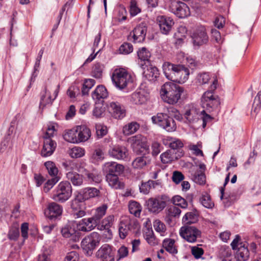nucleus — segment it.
I'll use <instances>...</instances> for the list:
<instances>
[{"instance_id": "nucleus-2", "label": "nucleus", "mask_w": 261, "mask_h": 261, "mask_svg": "<svg viewBox=\"0 0 261 261\" xmlns=\"http://www.w3.org/2000/svg\"><path fill=\"white\" fill-rule=\"evenodd\" d=\"M103 170L106 174V180L111 187L116 189L124 188V183L121 182L118 177L124 172L123 165L115 162H107L105 164Z\"/></svg>"}, {"instance_id": "nucleus-12", "label": "nucleus", "mask_w": 261, "mask_h": 261, "mask_svg": "<svg viewBox=\"0 0 261 261\" xmlns=\"http://www.w3.org/2000/svg\"><path fill=\"white\" fill-rule=\"evenodd\" d=\"M171 11L180 18H185L190 14V9L185 3L173 1L170 5Z\"/></svg>"}, {"instance_id": "nucleus-7", "label": "nucleus", "mask_w": 261, "mask_h": 261, "mask_svg": "<svg viewBox=\"0 0 261 261\" xmlns=\"http://www.w3.org/2000/svg\"><path fill=\"white\" fill-rule=\"evenodd\" d=\"M217 80L213 81L211 86V90L204 92L201 98V105L203 108L206 109L209 112L214 111L218 108L220 104L219 97L214 95L212 91L216 89Z\"/></svg>"}, {"instance_id": "nucleus-61", "label": "nucleus", "mask_w": 261, "mask_h": 261, "mask_svg": "<svg viewBox=\"0 0 261 261\" xmlns=\"http://www.w3.org/2000/svg\"><path fill=\"white\" fill-rule=\"evenodd\" d=\"M181 213V210L175 205L169 207L167 211V215L169 217H179Z\"/></svg>"}, {"instance_id": "nucleus-31", "label": "nucleus", "mask_w": 261, "mask_h": 261, "mask_svg": "<svg viewBox=\"0 0 261 261\" xmlns=\"http://www.w3.org/2000/svg\"><path fill=\"white\" fill-rule=\"evenodd\" d=\"M108 96V92L106 87L103 85L98 86L95 90L92 93V97L93 100L97 101L106 98Z\"/></svg>"}, {"instance_id": "nucleus-37", "label": "nucleus", "mask_w": 261, "mask_h": 261, "mask_svg": "<svg viewBox=\"0 0 261 261\" xmlns=\"http://www.w3.org/2000/svg\"><path fill=\"white\" fill-rule=\"evenodd\" d=\"M114 217L113 215H110L105 219L100 221V222L97 226V228L99 230H102L104 229L108 230L109 232L110 231V228L113 224Z\"/></svg>"}, {"instance_id": "nucleus-13", "label": "nucleus", "mask_w": 261, "mask_h": 261, "mask_svg": "<svg viewBox=\"0 0 261 261\" xmlns=\"http://www.w3.org/2000/svg\"><path fill=\"white\" fill-rule=\"evenodd\" d=\"M132 146L134 151L137 153L143 152L144 151L148 152L149 151V146L147 144L146 139L142 135H138L132 137L129 139Z\"/></svg>"}, {"instance_id": "nucleus-16", "label": "nucleus", "mask_w": 261, "mask_h": 261, "mask_svg": "<svg viewBox=\"0 0 261 261\" xmlns=\"http://www.w3.org/2000/svg\"><path fill=\"white\" fill-rule=\"evenodd\" d=\"M147 27L145 22H141L137 25L130 33V37L133 38L134 43L142 42L144 41L147 33Z\"/></svg>"}, {"instance_id": "nucleus-21", "label": "nucleus", "mask_w": 261, "mask_h": 261, "mask_svg": "<svg viewBox=\"0 0 261 261\" xmlns=\"http://www.w3.org/2000/svg\"><path fill=\"white\" fill-rule=\"evenodd\" d=\"M111 156L117 160H125L128 152L127 148L124 146L115 145L112 147L109 151Z\"/></svg>"}, {"instance_id": "nucleus-57", "label": "nucleus", "mask_w": 261, "mask_h": 261, "mask_svg": "<svg viewBox=\"0 0 261 261\" xmlns=\"http://www.w3.org/2000/svg\"><path fill=\"white\" fill-rule=\"evenodd\" d=\"M59 180V177H52L48 179L43 186V191L45 193H47Z\"/></svg>"}, {"instance_id": "nucleus-29", "label": "nucleus", "mask_w": 261, "mask_h": 261, "mask_svg": "<svg viewBox=\"0 0 261 261\" xmlns=\"http://www.w3.org/2000/svg\"><path fill=\"white\" fill-rule=\"evenodd\" d=\"M148 100V95L144 91H136L132 94L130 101L135 105H143Z\"/></svg>"}, {"instance_id": "nucleus-48", "label": "nucleus", "mask_w": 261, "mask_h": 261, "mask_svg": "<svg viewBox=\"0 0 261 261\" xmlns=\"http://www.w3.org/2000/svg\"><path fill=\"white\" fill-rule=\"evenodd\" d=\"M139 124L137 122H132L123 127V132L125 135H129L135 133L139 128Z\"/></svg>"}, {"instance_id": "nucleus-47", "label": "nucleus", "mask_w": 261, "mask_h": 261, "mask_svg": "<svg viewBox=\"0 0 261 261\" xmlns=\"http://www.w3.org/2000/svg\"><path fill=\"white\" fill-rule=\"evenodd\" d=\"M104 68L103 65L97 63L93 67L92 75L96 79H100L102 77V71Z\"/></svg>"}, {"instance_id": "nucleus-60", "label": "nucleus", "mask_w": 261, "mask_h": 261, "mask_svg": "<svg viewBox=\"0 0 261 261\" xmlns=\"http://www.w3.org/2000/svg\"><path fill=\"white\" fill-rule=\"evenodd\" d=\"M129 226L128 224L121 222L119 227V236L121 239H124L127 235Z\"/></svg>"}, {"instance_id": "nucleus-10", "label": "nucleus", "mask_w": 261, "mask_h": 261, "mask_svg": "<svg viewBox=\"0 0 261 261\" xmlns=\"http://www.w3.org/2000/svg\"><path fill=\"white\" fill-rule=\"evenodd\" d=\"M201 231L194 226L185 225L179 230V235L189 243H195L201 237Z\"/></svg>"}, {"instance_id": "nucleus-15", "label": "nucleus", "mask_w": 261, "mask_h": 261, "mask_svg": "<svg viewBox=\"0 0 261 261\" xmlns=\"http://www.w3.org/2000/svg\"><path fill=\"white\" fill-rule=\"evenodd\" d=\"M108 109L115 119H122L126 115L125 107L118 101H111L108 105Z\"/></svg>"}, {"instance_id": "nucleus-26", "label": "nucleus", "mask_w": 261, "mask_h": 261, "mask_svg": "<svg viewBox=\"0 0 261 261\" xmlns=\"http://www.w3.org/2000/svg\"><path fill=\"white\" fill-rule=\"evenodd\" d=\"M61 232L64 237L69 238L73 242H76L80 240V232L78 230H76L71 226H67L63 228Z\"/></svg>"}, {"instance_id": "nucleus-51", "label": "nucleus", "mask_w": 261, "mask_h": 261, "mask_svg": "<svg viewBox=\"0 0 261 261\" xmlns=\"http://www.w3.org/2000/svg\"><path fill=\"white\" fill-rule=\"evenodd\" d=\"M155 181L149 180L147 182L142 183L140 187V192L147 194L151 188H154Z\"/></svg>"}, {"instance_id": "nucleus-14", "label": "nucleus", "mask_w": 261, "mask_h": 261, "mask_svg": "<svg viewBox=\"0 0 261 261\" xmlns=\"http://www.w3.org/2000/svg\"><path fill=\"white\" fill-rule=\"evenodd\" d=\"M100 191L95 188H86L82 189L76 195L74 202L76 201L84 202L90 198L99 196Z\"/></svg>"}, {"instance_id": "nucleus-20", "label": "nucleus", "mask_w": 261, "mask_h": 261, "mask_svg": "<svg viewBox=\"0 0 261 261\" xmlns=\"http://www.w3.org/2000/svg\"><path fill=\"white\" fill-rule=\"evenodd\" d=\"M141 66L143 69H145L146 67V69L143 72V75L147 80L151 82H154L159 80L160 74L157 67L151 64H142Z\"/></svg>"}, {"instance_id": "nucleus-1", "label": "nucleus", "mask_w": 261, "mask_h": 261, "mask_svg": "<svg viewBox=\"0 0 261 261\" xmlns=\"http://www.w3.org/2000/svg\"><path fill=\"white\" fill-rule=\"evenodd\" d=\"M169 115L166 113H158L156 115L151 117L153 123L159 126L168 132H174L176 129V124L173 118L181 121L182 116L180 112L174 107L168 108Z\"/></svg>"}, {"instance_id": "nucleus-54", "label": "nucleus", "mask_w": 261, "mask_h": 261, "mask_svg": "<svg viewBox=\"0 0 261 261\" xmlns=\"http://www.w3.org/2000/svg\"><path fill=\"white\" fill-rule=\"evenodd\" d=\"M172 201L175 205L179 206L183 208H186L188 206V203L186 200L179 195L173 197Z\"/></svg>"}, {"instance_id": "nucleus-9", "label": "nucleus", "mask_w": 261, "mask_h": 261, "mask_svg": "<svg viewBox=\"0 0 261 261\" xmlns=\"http://www.w3.org/2000/svg\"><path fill=\"white\" fill-rule=\"evenodd\" d=\"M100 234L96 232H92L85 237L81 242V247L86 251L87 255H91L93 250L98 246L100 241Z\"/></svg>"}, {"instance_id": "nucleus-62", "label": "nucleus", "mask_w": 261, "mask_h": 261, "mask_svg": "<svg viewBox=\"0 0 261 261\" xmlns=\"http://www.w3.org/2000/svg\"><path fill=\"white\" fill-rule=\"evenodd\" d=\"M104 153L100 148H96L93 151L91 159L93 160V162H96L99 160H102L104 158Z\"/></svg>"}, {"instance_id": "nucleus-36", "label": "nucleus", "mask_w": 261, "mask_h": 261, "mask_svg": "<svg viewBox=\"0 0 261 261\" xmlns=\"http://www.w3.org/2000/svg\"><path fill=\"white\" fill-rule=\"evenodd\" d=\"M163 248L169 253L174 255L177 253V249L175 245V241L172 239H166L163 242Z\"/></svg>"}, {"instance_id": "nucleus-44", "label": "nucleus", "mask_w": 261, "mask_h": 261, "mask_svg": "<svg viewBox=\"0 0 261 261\" xmlns=\"http://www.w3.org/2000/svg\"><path fill=\"white\" fill-rule=\"evenodd\" d=\"M137 55L139 59L145 62V64H146V62L149 63L151 54L146 48L142 47L140 48L137 51Z\"/></svg>"}, {"instance_id": "nucleus-45", "label": "nucleus", "mask_w": 261, "mask_h": 261, "mask_svg": "<svg viewBox=\"0 0 261 261\" xmlns=\"http://www.w3.org/2000/svg\"><path fill=\"white\" fill-rule=\"evenodd\" d=\"M184 144L182 142L178 139H174L172 140L169 143V147L170 150H174L175 152L177 151L180 152L184 155V152L182 150V147Z\"/></svg>"}, {"instance_id": "nucleus-53", "label": "nucleus", "mask_w": 261, "mask_h": 261, "mask_svg": "<svg viewBox=\"0 0 261 261\" xmlns=\"http://www.w3.org/2000/svg\"><path fill=\"white\" fill-rule=\"evenodd\" d=\"M218 256L222 259H229L228 258L231 256V250L229 247L222 246L219 250Z\"/></svg>"}, {"instance_id": "nucleus-41", "label": "nucleus", "mask_w": 261, "mask_h": 261, "mask_svg": "<svg viewBox=\"0 0 261 261\" xmlns=\"http://www.w3.org/2000/svg\"><path fill=\"white\" fill-rule=\"evenodd\" d=\"M199 201L204 207L207 208H212L214 206V203L212 201L210 195L207 193L201 196Z\"/></svg>"}, {"instance_id": "nucleus-56", "label": "nucleus", "mask_w": 261, "mask_h": 261, "mask_svg": "<svg viewBox=\"0 0 261 261\" xmlns=\"http://www.w3.org/2000/svg\"><path fill=\"white\" fill-rule=\"evenodd\" d=\"M69 154L72 158H81L85 154V150L79 147H75L70 150Z\"/></svg>"}, {"instance_id": "nucleus-23", "label": "nucleus", "mask_w": 261, "mask_h": 261, "mask_svg": "<svg viewBox=\"0 0 261 261\" xmlns=\"http://www.w3.org/2000/svg\"><path fill=\"white\" fill-rule=\"evenodd\" d=\"M97 225L91 217L82 219L77 224V229L79 231L88 232L94 229Z\"/></svg>"}, {"instance_id": "nucleus-52", "label": "nucleus", "mask_w": 261, "mask_h": 261, "mask_svg": "<svg viewBox=\"0 0 261 261\" xmlns=\"http://www.w3.org/2000/svg\"><path fill=\"white\" fill-rule=\"evenodd\" d=\"M46 88H45L44 93L41 96L40 102V108L43 109L47 105H51L54 99H51V96L49 95L48 97H46Z\"/></svg>"}, {"instance_id": "nucleus-22", "label": "nucleus", "mask_w": 261, "mask_h": 261, "mask_svg": "<svg viewBox=\"0 0 261 261\" xmlns=\"http://www.w3.org/2000/svg\"><path fill=\"white\" fill-rule=\"evenodd\" d=\"M163 204L162 202H160L158 199L155 198H150L146 201V206L149 212L158 214L164 208L163 207Z\"/></svg>"}, {"instance_id": "nucleus-46", "label": "nucleus", "mask_w": 261, "mask_h": 261, "mask_svg": "<svg viewBox=\"0 0 261 261\" xmlns=\"http://www.w3.org/2000/svg\"><path fill=\"white\" fill-rule=\"evenodd\" d=\"M197 220V215L192 212L187 213L182 218L183 222L188 225L195 223Z\"/></svg>"}, {"instance_id": "nucleus-49", "label": "nucleus", "mask_w": 261, "mask_h": 261, "mask_svg": "<svg viewBox=\"0 0 261 261\" xmlns=\"http://www.w3.org/2000/svg\"><path fill=\"white\" fill-rule=\"evenodd\" d=\"M12 126H11L9 129V133L11 131V128ZM10 134H8V135L4 138V139L2 141L0 147V152H4L6 151L8 148L10 149L12 147V145L10 142Z\"/></svg>"}, {"instance_id": "nucleus-27", "label": "nucleus", "mask_w": 261, "mask_h": 261, "mask_svg": "<svg viewBox=\"0 0 261 261\" xmlns=\"http://www.w3.org/2000/svg\"><path fill=\"white\" fill-rule=\"evenodd\" d=\"M149 151L145 152L142 156L136 158L132 163V166L136 169H142L150 162Z\"/></svg>"}, {"instance_id": "nucleus-24", "label": "nucleus", "mask_w": 261, "mask_h": 261, "mask_svg": "<svg viewBox=\"0 0 261 261\" xmlns=\"http://www.w3.org/2000/svg\"><path fill=\"white\" fill-rule=\"evenodd\" d=\"M57 147L56 142L49 138H46L44 140V145L41 150V155L43 157L50 156L55 150Z\"/></svg>"}, {"instance_id": "nucleus-3", "label": "nucleus", "mask_w": 261, "mask_h": 261, "mask_svg": "<svg viewBox=\"0 0 261 261\" xmlns=\"http://www.w3.org/2000/svg\"><path fill=\"white\" fill-rule=\"evenodd\" d=\"M183 88L172 82H166L161 87V96L163 100L169 104L176 103L180 99Z\"/></svg>"}, {"instance_id": "nucleus-39", "label": "nucleus", "mask_w": 261, "mask_h": 261, "mask_svg": "<svg viewBox=\"0 0 261 261\" xmlns=\"http://www.w3.org/2000/svg\"><path fill=\"white\" fill-rule=\"evenodd\" d=\"M230 175V173H228L227 174V175L225 177V179L223 186L221 187V188H220V193H221L220 198L221 200H222V199L224 200V203H225V205L227 206H229L232 203L231 201L229 202V200H232V199H231V197L230 196H229V197H224V196H224L225 187L229 181Z\"/></svg>"}, {"instance_id": "nucleus-59", "label": "nucleus", "mask_w": 261, "mask_h": 261, "mask_svg": "<svg viewBox=\"0 0 261 261\" xmlns=\"http://www.w3.org/2000/svg\"><path fill=\"white\" fill-rule=\"evenodd\" d=\"M133 50V45L129 43H124L119 47V51L121 54L127 55Z\"/></svg>"}, {"instance_id": "nucleus-5", "label": "nucleus", "mask_w": 261, "mask_h": 261, "mask_svg": "<svg viewBox=\"0 0 261 261\" xmlns=\"http://www.w3.org/2000/svg\"><path fill=\"white\" fill-rule=\"evenodd\" d=\"M163 72L167 79L170 81H175L178 78L184 79L189 75L188 68L182 65H175L169 62H165L163 65Z\"/></svg>"}, {"instance_id": "nucleus-19", "label": "nucleus", "mask_w": 261, "mask_h": 261, "mask_svg": "<svg viewBox=\"0 0 261 261\" xmlns=\"http://www.w3.org/2000/svg\"><path fill=\"white\" fill-rule=\"evenodd\" d=\"M62 212V206L55 202H52L47 205L44 211V214L49 219H53L60 216Z\"/></svg>"}, {"instance_id": "nucleus-35", "label": "nucleus", "mask_w": 261, "mask_h": 261, "mask_svg": "<svg viewBox=\"0 0 261 261\" xmlns=\"http://www.w3.org/2000/svg\"><path fill=\"white\" fill-rule=\"evenodd\" d=\"M240 247L238 248L236 254V258L239 261H246L249 257V252L247 247L245 245L240 244Z\"/></svg>"}, {"instance_id": "nucleus-32", "label": "nucleus", "mask_w": 261, "mask_h": 261, "mask_svg": "<svg viewBox=\"0 0 261 261\" xmlns=\"http://www.w3.org/2000/svg\"><path fill=\"white\" fill-rule=\"evenodd\" d=\"M83 202L81 201H76L74 202V199L72 200L71 203L72 215L75 219L84 217L86 215V212L82 207Z\"/></svg>"}, {"instance_id": "nucleus-42", "label": "nucleus", "mask_w": 261, "mask_h": 261, "mask_svg": "<svg viewBox=\"0 0 261 261\" xmlns=\"http://www.w3.org/2000/svg\"><path fill=\"white\" fill-rule=\"evenodd\" d=\"M44 166L49 175L53 176V177H58L57 176L58 173V169L53 162H46L44 163Z\"/></svg>"}, {"instance_id": "nucleus-11", "label": "nucleus", "mask_w": 261, "mask_h": 261, "mask_svg": "<svg viewBox=\"0 0 261 261\" xmlns=\"http://www.w3.org/2000/svg\"><path fill=\"white\" fill-rule=\"evenodd\" d=\"M191 37L193 45L196 49L206 44L208 41V36L205 28L203 26L198 27L192 34Z\"/></svg>"}, {"instance_id": "nucleus-6", "label": "nucleus", "mask_w": 261, "mask_h": 261, "mask_svg": "<svg viewBox=\"0 0 261 261\" xmlns=\"http://www.w3.org/2000/svg\"><path fill=\"white\" fill-rule=\"evenodd\" d=\"M111 79L115 87L119 90L125 89L133 82L132 75L123 68L115 69Z\"/></svg>"}, {"instance_id": "nucleus-4", "label": "nucleus", "mask_w": 261, "mask_h": 261, "mask_svg": "<svg viewBox=\"0 0 261 261\" xmlns=\"http://www.w3.org/2000/svg\"><path fill=\"white\" fill-rule=\"evenodd\" d=\"M82 174L70 171L66 173V178L74 186H81L83 184V176H85L90 183H99L101 176L94 172H90L86 169L82 172Z\"/></svg>"}, {"instance_id": "nucleus-50", "label": "nucleus", "mask_w": 261, "mask_h": 261, "mask_svg": "<svg viewBox=\"0 0 261 261\" xmlns=\"http://www.w3.org/2000/svg\"><path fill=\"white\" fill-rule=\"evenodd\" d=\"M212 120V117L210 115L206 114L205 111L203 110L200 114L198 124L199 127L202 125L203 128H205L207 123Z\"/></svg>"}, {"instance_id": "nucleus-43", "label": "nucleus", "mask_w": 261, "mask_h": 261, "mask_svg": "<svg viewBox=\"0 0 261 261\" xmlns=\"http://www.w3.org/2000/svg\"><path fill=\"white\" fill-rule=\"evenodd\" d=\"M144 236L145 240L150 245L154 246L157 244L155 237L151 228H147Z\"/></svg>"}, {"instance_id": "nucleus-28", "label": "nucleus", "mask_w": 261, "mask_h": 261, "mask_svg": "<svg viewBox=\"0 0 261 261\" xmlns=\"http://www.w3.org/2000/svg\"><path fill=\"white\" fill-rule=\"evenodd\" d=\"M77 143L85 142L91 136V131L86 125H80L76 127Z\"/></svg>"}, {"instance_id": "nucleus-34", "label": "nucleus", "mask_w": 261, "mask_h": 261, "mask_svg": "<svg viewBox=\"0 0 261 261\" xmlns=\"http://www.w3.org/2000/svg\"><path fill=\"white\" fill-rule=\"evenodd\" d=\"M199 117L200 115L194 109L187 110L185 114V117L189 123L193 125L197 124V125L194 126V127H199Z\"/></svg>"}, {"instance_id": "nucleus-55", "label": "nucleus", "mask_w": 261, "mask_h": 261, "mask_svg": "<svg viewBox=\"0 0 261 261\" xmlns=\"http://www.w3.org/2000/svg\"><path fill=\"white\" fill-rule=\"evenodd\" d=\"M19 235L20 233L18 227L12 226L9 231L8 237L10 240L15 241L17 240Z\"/></svg>"}, {"instance_id": "nucleus-17", "label": "nucleus", "mask_w": 261, "mask_h": 261, "mask_svg": "<svg viewBox=\"0 0 261 261\" xmlns=\"http://www.w3.org/2000/svg\"><path fill=\"white\" fill-rule=\"evenodd\" d=\"M115 250L108 244H104L98 250L96 256L101 261H114Z\"/></svg>"}, {"instance_id": "nucleus-40", "label": "nucleus", "mask_w": 261, "mask_h": 261, "mask_svg": "<svg viewBox=\"0 0 261 261\" xmlns=\"http://www.w3.org/2000/svg\"><path fill=\"white\" fill-rule=\"evenodd\" d=\"M128 209L130 213L137 217L140 215L142 207L139 203L135 201H132L129 203Z\"/></svg>"}, {"instance_id": "nucleus-18", "label": "nucleus", "mask_w": 261, "mask_h": 261, "mask_svg": "<svg viewBox=\"0 0 261 261\" xmlns=\"http://www.w3.org/2000/svg\"><path fill=\"white\" fill-rule=\"evenodd\" d=\"M161 33L165 35H168L174 24L173 19L170 17L164 15L159 16L156 19Z\"/></svg>"}, {"instance_id": "nucleus-58", "label": "nucleus", "mask_w": 261, "mask_h": 261, "mask_svg": "<svg viewBox=\"0 0 261 261\" xmlns=\"http://www.w3.org/2000/svg\"><path fill=\"white\" fill-rule=\"evenodd\" d=\"M153 224L155 231L160 233L161 235L163 236V233H165L166 230L165 225L160 220H155L153 222Z\"/></svg>"}, {"instance_id": "nucleus-30", "label": "nucleus", "mask_w": 261, "mask_h": 261, "mask_svg": "<svg viewBox=\"0 0 261 261\" xmlns=\"http://www.w3.org/2000/svg\"><path fill=\"white\" fill-rule=\"evenodd\" d=\"M190 173L191 178L194 182L199 185H203L205 184L206 177L204 173L198 169L196 170L192 169L190 170Z\"/></svg>"}, {"instance_id": "nucleus-8", "label": "nucleus", "mask_w": 261, "mask_h": 261, "mask_svg": "<svg viewBox=\"0 0 261 261\" xmlns=\"http://www.w3.org/2000/svg\"><path fill=\"white\" fill-rule=\"evenodd\" d=\"M72 187L68 181L61 182L54 191L52 198L56 201L64 202L71 197Z\"/></svg>"}, {"instance_id": "nucleus-38", "label": "nucleus", "mask_w": 261, "mask_h": 261, "mask_svg": "<svg viewBox=\"0 0 261 261\" xmlns=\"http://www.w3.org/2000/svg\"><path fill=\"white\" fill-rule=\"evenodd\" d=\"M64 139L70 143H77L76 129L67 130L63 135Z\"/></svg>"}, {"instance_id": "nucleus-33", "label": "nucleus", "mask_w": 261, "mask_h": 261, "mask_svg": "<svg viewBox=\"0 0 261 261\" xmlns=\"http://www.w3.org/2000/svg\"><path fill=\"white\" fill-rule=\"evenodd\" d=\"M108 209V206L106 204H103L101 206L97 207L95 210L93 215L91 217L94 221V222L97 226L100 222L101 219L106 215Z\"/></svg>"}, {"instance_id": "nucleus-63", "label": "nucleus", "mask_w": 261, "mask_h": 261, "mask_svg": "<svg viewBox=\"0 0 261 261\" xmlns=\"http://www.w3.org/2000/svg\"><path fill=\"white\" fill-rule=\"evenodd\" d=\"M96 133L98 138H102L107 134V128L106 126L100 124L96 125Z\"/></svg>"}, {"instance_id": "nucleus-64", "label": "nucleus", "mask_w": 261, "mask_h": 261, "mask_svg": "<svg viewBox=\"0 0 261 261\" xmlns=\"http://www.w3.org/2000/svg\"><path fill=\"white\" fill-rule=\"evenodd\" d=\"M210 79V75L208 73L206 72L199 73L197 76V81L198 83L201 85L207 83Z\"/></svg>"}, {"instance_id": "nucleus-25", "label": "nucleus", "mask_w": 261, "mask_h": 261, "mask_svg": "<svg viewBox=\"0 0 261 261\" xmlns=\"http://www.w3.org/2000/svg\"><path fill=\"white\" fill-rule=\"evenodd\" d=\"M181 156H182V154L180 152H175L174 150L168 149L161 154L160 158L163 164H168Z\"/></svg>"}]
</instances>
